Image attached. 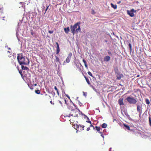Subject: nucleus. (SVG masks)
<instances>
[{
	"label": "nucleus",
	"mask_w": 151,
	"mask_h": 151,
	"mask_svg": "<svg viewBox=\"0 0 151 151\" xmlns=\"http://www.w3.org/2000/svg\"><path fill=\"white\" fill-rule=\"evenodd\" d=\"M108 52L109 55H111V53L110 51H108Z\"/></svg>",
	"instance_id": "c9c22d12"
},
{
	"label": "nucleus",
	"mask_w": 151,
	"mask_h": 151,
	"mask_svg": "<svg viewBox=\"0 0 151 151\" xmlns=\"http://www.w3.org/2000/svg\"><path fill=\"white\" fill-rule=\"evenodd\" d=\"M136 11L134 9H132L131 11L127 10V13L130 17H133L134 16V12H136Z\"/></svg>",
	"instance_id": "423d86ee"
},
{
	"label": "nucleus",
	"mask_w": 151,
	"mask_h": 151,
	"mask_svg": "<svg viewBox=\"0 0 151 151\" xmlns=\"http://www.w3.org/2000/svg\"><path fill=\"white\" fill-rule=\"evenodd\" d=\"M57 94H58V95L59 96V91H58V90L57 91Z\"/></svg>",
	"instance_id": "a18cd8bd"
},
{
	"label": "nucleus",
	"mask_w": 151,
	"mask_h": 151,
	"mask_svg": "<svg viewBox=\"0 0 151 151\" xmlns=\"http://www.w3.org/2000/svg\"><path fill=\"white\" fill-rule=\"evenodd\" d=\"M149 122L150 125L151 126V118L150 117H149Z\"/></svg>",
	"instance_id": "2f4dec72"
},
{
	"label": "nucleus",
	"mask_w": 151,
	"mask_h": 151,
	"mask_svg": "<svg viewBox=\"0 0 151 151\" xmlns=\"http://www.w3.org/2000/svg\"><path fill=\"white\" fill-rule=\"evenodd\" d=\"M145 101L146 103L148 105H149L150 104V102L149 101V100L148 99H145Z\"/></svg>",
	"instance_id": "393cba45"
},
{
	"label": "nucleus",
	"mask_w": 151,
	"mask_h": 151,
	"mask_svg": "<svg viewBox=\"0 0 151 151\" xmlns=\"http://www.w3.org/2000/svg\"><path fill=\"white\" fill-rule=\"evenodd\" d=\"M76 130L77 131H81L84 130V126L83 125H77V124L76 126Z\"/></svg>",
	"instance_id": "39448f33"
},
{
	"label": "nucleus",
	"mask_w": 151,
	"mask_h": 151,
	"mask_svg": "<svg viewBox=\"0 0 151 151\" xmlns=\"http://www.w3.org/2000/svg\"><path fill=\"white\" fill-rule=\"evenodd\" d=\"M59 102L60 103V104H61V105L62 106L63 104L62 103V102H63L62 101V100H61V101H59Z\"/></svg>",
	"instance_id": "e433bc0d"
},
{
	"label": "nucleus",
	"mask_w": 151,
	"mask_h": 151,
	"mask_svg": "<svg viewBox=\"0 0 151 151\" xmlns=\"http://www.w3.org/2000/svg\"><path fill=\"white\" fill-rule=\"evenodd\" d=\"M81 24L80 22H78L75 24L73 26V27L75 29L77 28V27L78 25H79Z\"/></svg>",
	"instance_id": "ddd939ff"
},
{
	"label": "nucleus",
	"mask_w": 151,
	"mask_h": 151,
	"mask_svg": "<svg viewBox=\"0 0 151 151\" xmlns=\"http://www.w3.org/2000/svg\"><path fill=\"white\" fill-rule=\"evenodd\" d=\"M30 33L31 35L33 37H36L37 35L36 34V33L33 31L32 30H31Z\"/></svg>",
	"instance_id": "2eb2a0df"
},
{
	"label": "nucleus",
	"mask_w": 151,
	"mask_h": 151,
	"mask_svg": "<svg viewBox=\"0 0 151 151\" xmlns=\"http://www.w3.org/2000/svg\"><path fill=\"white\" fill-rule=\"evenodd\" d=\"M91 13L93 14H95V12L94 10L93 9L92 10Z\"/></svg>",
	"instance_id": "c756f323"
},
{
	"label": "nucleus",
	"mask_w": 151,
	"mask_h": 151,
	"mask_svg": "<svg viewBox=\"0 0 151 151\" xmlns=\"http://www.w3.org/2000/svg\"><path fill=\"white\" fill-rule=\"evenodd\" d=\"M71 31L73 35L76 32V30L73 27V26L71 25L70 27Z\"/></svg>",
	"instance_id": "9d476101"
},
{
	"label": "nucleus",
	"mask_w": 151,
	"mask_h": 151,
	"mask_svg": "<svg viewBox=\"0 0 151 151\" xmlns=\"http://www.w3.org/2000/svg\"><path fill=\"white\" fill-rule=\"evenodd\" d=\"M88 74L90 76H91V77H92V74L90 72V71H88Z\"/></svg>",
	"instance_id": "7c9ffc66"
},
{
	"label": "nucleus",
	"mask_w": 151,
	"mask_h": 151,
	"mask_svg": "<svg viewBox=\"0 0 151 151\" xmlns=\"http://www.w3.org/2000/svg\"><path fill=\"white\" fill-rule=\"evenodd\" d=\"M64 30L65 31V32L66 34H68L69 32L70 31L69 28V27H67V28H64Z\"/></svg>",
	"instance_id": "f8f14e48"
},
{
	"label": "nucleus",
	"mask_w": 151,
	"mask_h": 151,
	"mask_svg": "<svg viewBox=\"0 0 151 151\" xmlns=\"http://www.w3.org/2000/svg\"><path fill=\"white\" fill-rule=\"evenodd\" d=\"M90 130V127L87 128L86 130L87 131H89Z\"/></svg>",
	"instance_id": "37998d69"
},
{
	"label": "nucleus",
	"mask_w": 151,
	"mask_h": 151,
	"mask_svg": "<svg viewBox=\"0 0 151 151\" xmlns=\"http://www.w3.org/2000/svg\"><path fill=\"white\" fill-rule=\"evenodd\" d=\"M78 112L74 110H71L69 115L68 116L70 117L71 116L74 117H78Z\"/></svg>",
	"instance_id": "20e7f679"
},
{
	"label": "nucleus",
	"mask_w": 151,
	"mask_h": 151,
	"mask_svg": "<svg viewBox=\"0 0 151 151\" xmlns=\"http://www.w3.org/2000/svg\"><path fill=\"white\" fill-rule=\"evenodd\" d=\"M84 78H85L86 80V79H88V78H86V76H84Z\"/></svg>",
	"instance_id": "8fccbe9b"
},
{
	"label": "nucleus",
	"mask_w": 151,
	"mask_h": 151,
	"mask_svg": "<svg viewBox=\"0 0 151 151\" xmlns=\"http://www.w3.org/2000/svg\"><path fill=\"white\" fill-rule=\"evenodd\" d=\"M86 81L88 85H90V83L89 80L88 78L86 79Z\"/></svg>",
	"instance_id": "c85d7f7f"
},
{
	"label": "nucleus",
	"mask_w": 151,
	"mask_h": 151,
	"mask_svg": "<svg viewBox=\"0 0 151 151\" xmlns=\"http://www.w3.org/2000/svg\"><path fill=\"white\" fill-rule=\"evenodd\" d=\"M54 31L53 30H49L48 32L50 34H52L53 33Z\"/></svg>",
	"instance_id": "473e14b6"
},
{
	"label": "nucleus",
	"mask_w": 151,
	"mask_h": 151,
	"mask_svg": "<svg viewBox=\"0 0 151 151\" xmlns=\"http://www.w3.org/2000/svg\"><path fill=\"white\" fill-rule=\"evenodd\" d=\"M123 98H120L119 99L118 101V103L121 106L124 105V104L123 101Z\"/></svg>",
	"instance_id": "1a4fd4ad"
},
{
	"label": "nucleus",
	"mask_w": 151,
	"mask_h": 151,
	"mask_svg": "<svg viewBox=\"0 0 151 151\" xmlns=\"http://www.w3.org/2000/svg\"><path fill=\"white\" fill-rule=\"evenodd\" d=\"M85 116H86L85 115V114H83Z\"/></svg>",
	"instance_id": "13d9d810"
},
{
	"label": "nucleus",
	"mask_w": 151,
	"mask_h": 151,
	"mask_svg": "<svg viewBox=\"0 0 151 151\" xmlns=\"http://www.w3.org/2000/svg\"><path fill=\"white\" fill-rule=\"evenodd\" d=\"M17 59L18 63L21 65H26L29 63V61L28 58H25L22 53L18 54Z\"/></svg>",
	"instance_id": "f257e3e1"
},
{
	"label": "nucleus",
	"mask_w": 151,
	"mask_h": 151,
	"mask_svg": "<svg viewBox=\"0 0 151 151\" xmlns=\"http://www.w3.org/2000/svg\"><path fill=\"white\" fill-rule=\"evenodd\" d=\"M56 54H58L59 53L60 51V50L59 48V44L58 42H56Z\"/></svg>",
	"instance_id": "6e6552de"
},
{
	"label": "nucleus",
	"mask_w": 151,
	"mask_h": 151,
	"mask_svg": "<svg viewBox=\"0 0 151 151\" xmlns=\"http://www.w3.org/2000/svg\"><path fill=\"white\" fill-rule=\"evenodd\" d=\"M65 63V61H64V63Z\"/></svg>",
	"instance_id": "4d7b16f0"
},
{
	"label": "nucleus",
	"mask_w": 151,
	"mask_h": 151,
	"mask_svg": "<svg viewBox=\"0 0 151 151\" xmlns=\"http://www.w3.org/2000/svg\"><path fill=\"white\" fill-rule=\"evenodd\" d=\"M67 101H68V100H67L66 98H64L63 99H62V101L63 102L64 101L65 103V104H67Z\"/></svg>",
	"instance_id": "f3484780"
},
{
	"label": "nucleus",
	"mask_w": 151,
	"mask_h": 151,
	"mask_svg": "<svg viewBox=\"0 0 151 151\" xmlns=\"http://www.w3.org/2000/svg\"><path fill=\"white\" fill-rule=\"evenodd\" d=\"M37 84H34V86H37Z\"/></svg>",
	"instance_id": "603ef678"
},
{
	"label": "nucleus",
	"mask_w": 151,
	"mask_h": 151,
	"mask_svg": "<svg viewBox=\"0 0 151 151\" xmlns=\"http://www.w3.org/2000/svg\"><path fill=\"white\" fill-rule=\"evenodd\" d=\"M120 2H121V1H119V2H118V4H119V3H120Z\"/></svg>",
	"instance_id": "864d4df0"
},
{
	"label": "nucleus",
	"mask_w": 151,
	"mask_h": 151,
	"mask_svg": "<svg viewBox=\"0 0 151 151\" xmlns=\"http://www.w3.org/2000/svg\"><path fill=\"white\" fill-rule=\"evenodd\" d=\"M107 126V124L106 123H103L101 125V127L103 128H106Z\"/></svg>",
	"instance_id": "4be33fe9"
},
{
	"label": "nucleus",
	"mask_w": 151,
	"mask_h": 151,
	"mask_svg": "<svg viewBox=\"0 0 151 151\" xmlns=\"http://www.w3.org/2000/svg\"><path fill=\"white\" fill-rule=\"evenodd\" d=\"M85 1H86V0H84Z\"/></svg>",
	"instance_id": "bf43d9fd"
},
{
	"label": "nucleus",
	"mask_w": 151,
	"mask_h": 151,
	"mask_svg": "<svg viewBox=\"0 0 151 151\" xmlns=\"http://www.w3.org/2000/svg\"><path fill=\"white\" fill-rule=\"evenodd\" d=\"M142 104L140 102H138L137 104V109L138 112H139L140 114L142 112Z\"/></svg>",
	"instance_id": "7ed1b4c3"
},
{
	"label": "nucleus",
	"mask_w": 151,
	"mask_h": 151,
	"mask_svg": "<svg viewBox=\"0 0 151 151\" xmlns=\"http://www.w3.org/2000/svg\"><path fill=\"white\" fill-rule=\"evenodd\" d=\"M78 109V110L79 111H80L78 109Z\"/></svg>",
	"instance_id": "6e6d98bb"
},
{
	"label": "nucleus",
	"mask_w": 151,
	"mask_h": 151,
	"mask_svg": "<svg viewBox=\"0 0 151 151\" xmlns=\"http://www.w3.org/2000/svg\"><path fill=\"white\" fill-rule=\"evenodd\" d=\"M54 89H55V90L57 91L58 90V89L56 87V86H55L54 87Z\"/></svg>",
	"instance_id": "58836bf2"
},
{
	"label": "nucleus",
	"mask_w": 151,
	"mask_h": 151,
	"mask_svg": "<svg viewBox=\"0 0 151 151\" xmlns=\"http://www.w3.org/2000/svg\"><path fill=\"white\" fill-rule=\"evenodd\" d=\"M22 68L23 70H26L28 69V68L27 67H25L24 66L22 65Z\"/></svg>",
	"instance_id": "a878e982"
},
{
	"label": "nucleus",
	"mask_w": 151,
	"mask_h": 151,
	"mask_svg": "<svg viewBox=\"0 0 151 151\" xmlns=\"http://www.w3.org/2000/svg\"><path fill=\"white\" fill-rule=\"evenodd\" d=\"M69 99H70V97L68 95L66 96Z\"/></svg>",
	"instance_id": "3c124183"
},
{
	"label": "nucleus",
	"mask_w": 151,
	"mask_h": 151,
	"mask_svg": "<svg viewBox=\"0 0 151 151\" xmlns=\"http://www.w3.org/2000/svg\"><path fill=\"white\" fill-rule=\"evenodd\" d=\"M126 100L130 104H135L137 102L136 99L129 96L127 97L126 98Z\"/></svg>",
	"instance_id": "f03ea898"
},
{
	"label": "nucleus",
	"mask_w": 151,
	"mask_h": 151,
	"mask_svg": "<svg viewBox=\"0 0 151 151\" xmlns=\"http://www.w3.org/2000/svg\"><path fill=\"white\" fill-rule=\"evenodd\" d=\"M86 122L88 123H89L90 124H91V122L90 121H86Z\"/></svg>",
	"instance_id": "ea45409f"
},
{
	"label": "nucleus",
	"mask_w": 151,
	"mask_h": 151,
	"mask_svg": "<svg viewBox=\"0 0 151 151\" xmlns=\"http://www.w3.org/2000/svg\"><path fill=\"white\" fill-rule=\"evenodd\" d=\"M2 10L1 6L0 5V10Z\"/></svg>",
	"instance_id": "09e8293b"
},
{
	"label": "nucleus",
	"mask_w": 151,
	"mask_h": 151,
	"mask_svg": "<svg viewBox=\"0 0 151 151\" xmlns=\"http://www.w3.org/2000/svg\"><path fill=\"white\" fill-rule=\"evenodd\" d=\"M95 128L96 130L98 131H99L101 129L100 127H99L96 126Z\"/></svg>",
	"instance_id": "cd10ccee"
},
{
	"label": "nucleus",
	"mask_w": 151,
	"mask_h": 151,
	"mask_svg": "<svg viewBox=\"0 0 151 151\" xmlns=\"http://www.w3.org/2000/svg\"><path fill=\"white\" fill-rule=\"evenodd\" d=\"M8 49L9 50H12L11 49V48H9V47H8Z\"/></svg>",
	"instance_id": "de8ad7c7"
},
{
	"label": "nucleus",
	"mask_w": 151,
	"mask_h": 151,
	"mask_svg": "<svg viewBox=\"0 0 151 151\" xmlns=\"http://www.w3.org/2000/svg\"><path fill=\"white\" fill-rule=\"evenodd\" d=\"M129 48L130 52L131 53L132 52V45L131 43H129Z\"/></svg>",
	"instance_id": "412c9836"
},
{
	"label": "nucleus",
	"mask_w": 151,
	"mask_h": 151,
	"mask_svg": "<svg viewBox=\"0 0 151 151\" xmlns=\"http://www.w3.org/2000/svg\"><path fill=\"white\" fill-rule=\"evenodd\" d=\"M111 7L114 8V9H116L117 8V5H114L112 3H111Z\"/></svg>",
	"instance_id": "6ab92c4d"
},
{
	"label": "nucleus",
	"mask_w": 151,
	"mask_h": 151,
	"mask_svg": "<svg viewBox=\"0 0 151 151\" xmlns=\"http://www.w3.org/2000/svg\"><path fill=\"white\" fill-rule=\"evenodd\" d=\"M110 59V57L109 56H105L104 58V60L105 62H108Z\"/></svg>",
	"instance_id": "9b49d317"
},
{
	"label": "nucleus",
	"mask_w": 151,
	"mask_h": 151,
	"mask_svg": "<svg viewBox=\"0 0 151 151\" xmlns=\"http://www.w3.org/2000/svg\"><path fill=\"white\" fill-rule=\"evenodd\" d=\"M124 125L128 130H130V127L128 125L124 124Z\"/></svg>",
	"instance_id": "5701e85b"
},
{
	"label": "nucleus",
	"mask_w": 151,
	"mask_h": 151,
	"mask_svg": "<svg viewBox=\"0 0 151 151\" xmlns=\"http://www.w3.org/2000/svg\"><path fill=\"white\" fill-rule=\"evenodd\" d=\"M35 93L37 94H40V91L39 90H36L35 91Z\"/></svg>",
	"instance_id": "bb28decb"
},
{
	"label": "nucleus",
	"mask_w": 151,
	"mask_h": 151,
	"mask_svg": "<svg viewBox=\"0 0 151 151\" xmlns=\"http://www.w3.org/2000/svg\"><path fill=\"white\" fill-rule=\"evenodd\" d=\"M83 61L84 64V65H85V67L86 68H88V65L86 63V61L84 59H83Z\"/></svg>",
	"instance_id": "a211bd4d"
},
{
	"label": "nucleus",
	"mask_w": 151,
	"mask_h": 151,
	"mask_svg": "<svg viewBox=\"0 0 151 151\" xmlns=\"http://www.w3.org/2000/svg\"><path fill=\"white\" fill-rule=\"evenodd\" d=\"M7 52L9 53L10 54L9 55H8V56L9 57H10L12 56V50H8L7 51Z\"/></svg>",
	"instance_id": "b1692460"
},
{
	"label": "nucleus",
	"mask_w": 151,
	"mask_h": 151,
	"mask_svg": "<svg viewBox=\"0 0 151 151\" xmlns=\"http://www.w3.org/2000/svg\"><path fill=\"white\" fill-rule=\"evenodd\" d=\"M90 85V86L93 89H94V87L92 85Z\"/></svg>",
	"instance_id": "79ce46f5"
},
{
	"label": "nucleus",
	"mask_w": 151,
	"mask_h": 151,
	"mask_svg": "<svg viewBox=\"0 0 151 151\" xmlns=\"http://www.w3.org/2000/svg\"><path fill=\"white\" fill-rule=\"evenodd\" d=\"M50 96L49 95H47V94H45L44 97V98L45 100H47V99H50Z\"/></svg>",
	"instance_id": "4468645a"
},
{
	"label": "nucleus",
	"mask_w": 151,
	"mask_h": 151,
	"mask_svg": "<svg viewBox=\"0 0 151 151\" xmlns=\"http://www.w3.org/2000/svg\"><path fill=\"white\" fill-rule=\"evenodd\" d=\"M81 31V29L80 27V25H78V28L77 29H76V32L77 33H78V32H80Z\"/></svg>",
	"instance_id": "dca6fc26"
},
{
	"label": "nucleus",
	"mask_w": 151,
	"mask_h": 151,
	"mask_svg": "<svg viewBox=\"0 0 151 151\" xmlns=\"http://www.w3.org/2000/svg\"><path fill=\"white\" fill-rule=\"evenodd\" d=\"M50 103H51V104H52V101H50Z\"/></svg>",
	"instance_id": "5fc2aeb1"
},
{
	"label": "nucleus",
	"mask_w": 151,
	"mask_h": 151,
	"mask_svg": "<svg viewBox=\"0 0 151 151\" xmlns=\"http://www.w3.org/2000/svg\"><path fill=\"white\" fill-rule=\"evenodd\" d=\"M30 89H31V90H32V89H33V86H32L30 88Z\"/></svg>",
	"instance_id": "49530a36"
},
{
	"label": "nucleus",
	"mask_w": 151,
	"mask_h": 151,
	"mask_svg": "<svg viewBox=\"0 0 151 151\" xmlns=\"http://www.w3.org/2000/svg\"><path fill=\"white\" fill-rule=\"evenodd\" d=\"M48 7H49V6H47V8H46V9L45 10V13L46 12V11H47V9H48Z\"/></svg>",
	"instance_id": "a19ab883"
},
{
	"label": "nucleus",
	"mask_w": 151,
	"mask_h": 151,
	"mask_svg": "<svg viewBox=\"0 0 151 151\" xmlns=\"http://www.w3.org/2000/svg\"><path fill=\"white\" fill-rule=\"evenodd\" d=\"M55 61L56 62H59L60 63V59L58 58V57L56 56H55Z\"/></svg>",
	"instance_id": "aec40b11"
},
{
	"label": "nucleus",
	"mask_w": 151,
	"mask_h": 151,
	"mask_svg": "<svg viewBox=\"0 0 151 151\" xmlns=\"http://www.w3.org/2000/svg\"><path fill=\"white\" fill-rule=\"evenodd\" d=\"M72 55V54L71 52H70L69 53L68 56L66 60V63H69L70 62Z\"/></svg>",
	"instance_id": "0eeeda50"
},
{
	"label": "nucleus",
	"mask_w": 151,
	"mask_h": 151,
	"mask_svg": "<svg viewBox=\"0 0 151 151\" xmlns=\"http://www.w3.org/2000/svg\"><path fill=\"white\" fill-rule=\"evenodd\" d=\"M79 104L80 105V106H81V105H82V104L81 103V102H79Z\"/></svg>",
	"instance_id": "c03bdc74"
},
{
	"label": "nucleus",
	"mask_w": 151,
	"mask_h": 151,
	"mask_svg": "<svg viewBox=\"0 0 151 151\" xmlns=\"http://www.w3.org/2000/svg\"><path fill=\"white\" fill-rule=\"evenodd\" d=\"M19 73L21 74V76H22V71L21 70L19 71Z\"/></svg>",
	"instance_id": "4c0bfd02"
},
{
	"label": "nucleus",
	"mask_w": 151,
	"mask_h": 151,
	"mask_svg": "<svg viewBox=\"0 0 151 151\" xmlns=\"http://www.w3.org/2000/svg\"><path fill=\"white\" fill-rule=\"evenodd\" d=\"M90 127H93V129H94V127L91 124V123L90 124Z\"/></svg>",
	"instance_id": "f704fd0d"
},
{
	"label": "nucleus",
	"mask_w": 151,
	"mask_h": 151,
	"mask_svg": "<svg viewBox=\"0 0 151 151\" xmlns=\"http://www.w3.org/2000/svg\"><path fill=\"white\" fill-rule=\"evenodd\" d=\"M121 76H123V75H121V76H120L119 77H117V79H118V80H120V79H121Z\"/></svg>",
	"instance_id": "72a5a7b5"
}]
</instances>
